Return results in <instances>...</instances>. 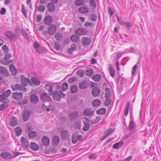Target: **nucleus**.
Returning <instances> with one entry per match:
<instances>
[{"mask_svg":"<svg viewBox=\"0 0 161 161\" xmlns=\"http://www.w3.org/2000/svg\"><path fill=\"white\" fill-rule=\"evenodd\" d=\"M106 111V108H101L97 110L96 113L98 115H103L105 114Z\"/></svg>","mask_w":161,"mask_h":161,"instance_id":"34","label":"nucleus"},{"mask_svg":"<svg viewBox=\"0 0 161 161\" xmlns=\"http://www.w3.org/2000/svg\"><path fill=\"white\" fill-rule=\"evenodd\" d=\"M31 80H32L33 83L35 85L38 86L41 83V82L39 80L35 77H31Z\"/></svg>","mask_w":161,"mask_h":161,"instance_id":"37","label":"nucleus"},{"mask_svg":"<svg viewBox=\"0 0 161 161\" xmlns=\"http://www.w3.org/2000/svg\"><path fill=\"white\" fill-rule=\"evenodd\" d=\"M30 146L31 148L34 151H37L39 150V148L38 145L34 142H31Z\"/></svg>","mask_w":161,"mask_h":161,"instance_id":"27","label":"nucleus"},{"mask_svg":"<svg viewBox=\"0 0 161 161\" xmlns=\"http://www.w3.org/2000/svg\"><path fill=\"white\" fill-rule=\"evenodd\" d=\"M109 71L111 76L112 77H114L115 75V72L114 70L113 67L111 64H110V68L109 69Z\"/></svg>","mask_w":161,"mask_h":161,"instance_id":"44","label":"nucleus"},{"mask_svg":"<svg viewBox=\"0 0 161 161\" xmlns=\"http://www.w3.org/2000/svg\"><path fill=\"white\" fill-rule=\"evenodd\" d=\"M21 32L22 33V35L23 37L26 40H28L29 38V37L25 31V29H22L21 30Z\"/></svg>","mask_w":161,"mask_h":161,"instance_id":"51","label":"nucleus"},{"mask_svg":"<svg viewBox=\"0 0 161 161\" xmlns=\"http://www.w3.org/2000/svg\"><path fill=\"white\" fill-rule=\"evenodd\" d=\"M56 27L55 25L51 24L48 27L47 32L49 35L54 34L56 31Z\"/></svg>","mask_w":161,"mask_h":161,"instance_id":"6","label":"nucleus"},{"mask_svg":"<svg viewBox=\"0 0 161 161\" xmlns=\"http://www.w3.org/2000/svg\"><path fill=\"white\" fill-rule=\"evenodd\" d=\"M15 131L16 135L18 136H19L22 134V130L20 127H17L15 129Z\"/></svg>","mask_w":161,"mask_h":161,"instance_id":"41","label":"nucleus"},{"mask_svg":"<svg viewBox=\"0 0 161 161\" xmlns=\"http://www.w3.org/2000/svg\"><path fill=\"white\" fill-rule=\"evenodd\" d=\"M54 48L56 50H59L60 48V44L58 42H55L54 44Z\"/></svg>","mask_w":161,"mask_h":161,"instance_id":"63","label":"nucleus"},{"mask_svg":"<svg viewBox=\"0 0 161 161\" xmlns=\"http://www.w3.org/2000/svg\"><path fill=\"white\" fill-rule=\"evenodd\" d=\"M71 141L72 143L73 144H75L78 141L77 139V138H76V136L74 134L72 136Z\"/></svg>","mask_w":161,"mask_h":161,"instance_id":"56","label":"nucleus"},{"mask_svg":"<svg viewBox=\"0 0 161 161\" xmlns=\"http://www.w3.org/2000/svg\"><path fill=\"white\" fill-rule=\"evenodd\" d=\"M68 84L66 82H64L62 85V90L63 92H65L68 89Z\"/></svg>","mask_w":161,"mask_h":161,"instance_id":"52","label":"nucleus"},{"mask_svg":"<svg viewBox=\"0 0 161 161\" xmlns=\"http://www.w3.org/2000/svg\"><path fill=\"white\" fill-rule=\"evenodd\" d=\"M123 142L122 141H120L114 144L113 146V148L114 149H117L120 148L123 144Z\"/></svg>","mask_w":161,"mask_h":161,"instance_id":"36","label":"nucleus"},{"mask_svg":"<svg viewBox=\"0 0 161 161\" xmlns=\"http://www.w3.org/2000/svg\"><path fill=\"white\" fill-rule=\"evenodd\" d=\"M12 118L10 121L9 125L12 127L15 126L17 124V120L16 118L14 117H12Z\"/></svg>","mask_w":161,"mask_h":161,"instance_id":"35","label":"nucleus"},{"mask_svg":"<svg viewBox=\"0 0 161 161\" xmlns=\"http://www.w3.org/2000/svg\"><path fill=\"white\" fill-rule=\"evenodd\" d=\"M21 142L23 146L25 148H28L30 146L28 142L25 138L23 137H21Z\"/></svg>","mask_w":161,"mask_h":161,"instance_id":"19","label":"nucleus"},{"mask_svg":"<svg viewBox=\"0 0 161 161\" xmlns=\"http://www.w3.org/2000/svg\"><path fill=\"white\" fill-rule=\"evenodd\" d=\"M79 86L81 89H85L87 87L88 85L86 81L83 80L80 83Z\"/></svg>","mask_w":161,"mask_h":161,"instance_id":"29","label":"nucleus"},{"mask_svg":"<svg viewBox=\"0 0 161 161\" xmlns=\"http://www.w3.org/2000/svg\"><path fill=\"white\" fill-rule=\"evenodd\" d=\"M21 31L20 28L18 25L15 26L14 29V32L17 34H19L20 33Z\"/></svg>","mask_w":161,"mask_h":161,"instance_id":"59","label":"nucleus"},{"mask_svg":"<svg viewBox=\"0 0 161 161\" xmlns=\"http://www.w3.org/2000/svg\"><path fill=\"white\" fill-rule=\"evenodd\" d=\"M40 98L42 101L44 102L47 101L49 102L52 101L51 97L45 93H42L41 94Z\"/></svg>","mask_w":161,"mask_h":161,"instance_id":"5","label":"nucleus"},{"mask_svg":"<svg viewBox=\"0 0 161 161\" xmlns=\"http://www.w3.org/2000/svg\"><path fill=\"white\" fill-rule=\"evenodd\" d=\"M4 35L9 40L13 42H15L17 40L16 34L10 31H8L4 33Z\"/></svg>","mask_w":161,"mask_h":161,"instance_id":"1","label":"nucleus"},{"mask_svg":"<svg viewBox=\"0 0 161 161\" xmlns=\"http://www.w3.org/2000/svg\"><path fill=\"white\" fill-rule=\"evenodd\" d=\"M83 114L86 116H91L92 115L93 112L91 109L90 108H86L84 110Z\"/></svg>","mask_w":161,"mask_h":161,"instance_id":"21","label":"nucleus"},{"mask_svg":"<svg viewBox=\"0 0 161 161\" xmlns=\"http://www.w3.org/2000/svg\"><path fill=\"white\" fill-rule=\"evenodd\" d=\"M38 97L35 94H32L30 96V101L31 103L34 104H36L39 101Z\"/></svg>","mask_w":161,"mask_h":161,"instance_id":"13","label":"nucleus"},{"mask_svg":"<svg viewBox=\"0 0 161 161\" xmlns=\"http://www.w3.org/2000/svg\"><path fill=\"white\" fill-rule=\"evenodd\" d=\"M38 10L42 12H43L45 9V7L43 5H39L37 7Z\"/></svg>","mask_w":161,"mask_h":161,"instance_id":"57","label":"nucleus"},{"mask_svg":"<svg viewBox=\"0 0 161 161\" xmlns=\"http://www.w3.org/2000/svg\"><path fill=\"white\" fill-rule=\"evenodd\" d=\"M60 142L59 137L57 135L54 136L52 139V145L55 147L58 146Z\"/></svg>","mask_w":161,"mask_h":161,"instance_id":"11","label":"nucleus"},{"mask_svg":"<svg viewBox=\"0 0 161 161\" xmlns=\"http://www.w3.org/2000/svg\"><path fill=\"white\" fill-rule=\"evenodd\" d=\"M0 73L4 77H8L9 75L8 70L3 66H0Z\"/></svg>","mask_w":161,"mask_h":161,"instance_id":"10","label":"nucleus"},{"mask_svg":"<svg viewBox=\"0 0 161 161\" xmlns=\"http://www.w3.org/2000/svg\"><path fill=\"white\" fill-rule=\"evenodd\" d=\"M54 37L57 41L61 42L63 40V36L60 32H57L55 34Z\"/></svg>","mask_w":161,"mask_h":161,"instance_id":"24","label":"nucleus"},{"mask_svg":"<svg viewBox=\"0 0 161 161\" xmlns=\"http://www.w3.org/2000/svg\"><path fill=\"white\" fill-rule=\"evenodd\" d=\"M90 7L95 8L97 7V3L95 0H90L89 2Z\"/></svg>","mask_w":161,"mask_h":161,"instance_id":"47","label":"nucleus"},{"mask_svg":"<svg viewBox=\"0 0 161 161\" xmlns=\"http://www.w3.org/2000/svg\"><path fill=\"white\" fill-rule=\"evenodd\" d=\"M22 115L23 120L25 122L27 121L30 119V112L27 109H24L22 113Z\"/></svg>","mask_w":161,"mask_h":161,"instance_id":"4","label":"nucleus"},{"mask_svg":"<svg viewBox=\"0 0 161 161\" xmlns=\"http://www.w3.org/2000/svg\"><path fill=\"white\" fill-rule=\"evenodd\" d=\"M48 9L50 12L54 11L55 9V5L52 3H49L47 4Z\"/></svg>","mask_w":161,"mask_h":161,"instance_id":"30","label":"nucleus"},{"mask_svg":"<svg viewBox=\"0 0 161 161\" xmlns=\"http://www.w3.org/2000/svg\"><path fill=\"white\" fill-rule=\"evenodd\" d=\"M86 75L91 76L93 75V70L91 68L90 69L86 70Z\"/></svg>","mask_w":161,"mask_h":161,"instance_id":"55","label":"nucleus"},{"mask_svg":"<svg viewBox=\"0 0 161 161\" xmlns=\"http://www.w3.org/2000/svg\"><path fill=\"white\" fill-rule=\"evenodd\" d=\"M116 17L117 18V20L119 23L120 25H123L124 24H125V22L122 19H121L119 18L118 16H116Z\"/></svg>","mask_w":161,"mask_h":161,"instance_id":"61","label":"nucleus"},{"mask_svg":"<svg viewBox=\"0 0 161 161\" xmlns=\"http://www.w3.org/2000/svg\"><path fill=\"white\" fill-rule=\"evenodd\" d=\"M101 78V76L99 74H96L94 75L92 77V79L95 81H99Z\"/></svg>","mask_w":161,"mask_h":161,"instance_id":"45","label":"nucleus"},{"mask_svg":"<svg viewBox=\"0 0 161 161\" xmlns=\"http://www.w3.org/2000/svg\"><path fill=\"white\" fill-rule=\"evenodd\" d=\"M53 19L52 16L50 15H48L45 20V23L47 25H50L52 23Z\"/></svg>","mask_w":161,"mask_h":161,"instance_id":"32","label":"nucleus"},{"mask_svg":"<svg viewBox=\"0 0 161 161\" xmlns=\"http://www.w3.org/2000/svg\"><path fill=\"white\" fill-rule=\"evenodd\" d=\"M15 87L17 89L23 91L24 92H25L27 91V89L26 88L20 84H15Z\"/></svg>","mask_w":161,"mask_h":161,"instance_id":"28","label":"nucleus"},{"mask_svg":"<svg viewBox=\"0 0 161 161\" xmlns=\"http://www.w3.org/2000/svg\"><path fill=\"white\" fill-rule=\"evenodd\" d=\"M136 125L134 121H130L129 127L130 131L131 132V134L133 133V131L136 129Z\"/></svg>","mask_w":161,"mask_h":161,"instance_id":"23","label":"nucleus"},{"mask_svg":"<svg viewBox=\"0 0 161 161\" xmlns=\"http://www.w3.org/2000/svg\"><path fill=\"white\" fill-rule=\"evenodd\" d=\"M76 45L75 44H73L71 46V47L69 48L67 50V53L69 54H72V52L76 50Z\"/></svg>","mask_w":161,"mask_h":161,"instance_id":"31","label":"nucleus"},{"mask_svg":"<svg viewBox=\"0 0 161 161\" xmlns=\"http://www.w3.org/2000/svg\"><path fill=\"white\" fill-rule=\"evenodd\" d=\"M42 142L44 146H48L50 143V140L48 137L46 136H43L42 138Z\"/></svg>","mask_w":161,"mask_h":161,"instance_id":"18","label":"nucleus"},{"mask_svg":"<svg viewBox=\"0 0 161 161\" xmlns=\"http://www.w3.org/2000/svg\"><path fill=\"white\" fill-rule=\"evenodd\" d=\"M28 102V96H25L23 99L18 102V104L19 105H23L27 104Z\"/></svg>","mask_w":161,"mask_h":161,"instance_id":"26","label":"nucleus"},{"mask_svg":"<svg viewBox=\"0 0 161 161\" xmlns=\"http://www.w3.org/2000/svg\"><path fill=\"white\" fill-rule=\"evenodd\" d=\"M84 72L83 69H80L77 71V75L82 77L84 75Z\"/></svg>","mask_w":161,"mask_h":161,"instance_id":"58","label":"nucleus"},{"mask_svg":"<svg viewBox=\"0 0 161 161\" xmlns=\"http://www.w3.org/2000/svg\"><path fill=\"white\" fill-rule=\"evenodd\" d=\"M8 102H6V103H4L0 105V111H2L5 110L8 107V105L7 103Z\"/></svg>","mask_w":161,"mask_h":161,"instance_id":"39","label":"nucleus"},{"mask_svg":"<svg viewBox=\"0 0 161 161\" xmlns=\"http://www.w3.org/2000/svg\"><path fill=\"white\" fill-rule=\"evenodd\" d=\"M79 116V114L76 111H73L71 112L69 114V118L71 120H75Z\"/></svg>","mask_w":161,"mask_h":161,"instance_id":"12","label":"nucleus"},{"mask_svg":"<svg viewBox=\"0 0 161 161\" xmlns=\"http://www.w3.org/2000/svg\"><path fill=\"white\" fill-rule=\"evenodd\" d=\"M78 80L77 77L74 76L71 78H69L68 80V82L69 83H72L75 81Z\"/></svg>","mask_w":161,"mask_h":161,"instance_id":"54","label":"nucleus"},{"mask_svg":"<svg viewBox=\"0 0 161 161\" xmlns=\"http://www.w3.org/2000/svg\"><path fill=\"white\" fill-rule=\"evenodd\" d=\"M138 67L137 64L135 65L133 67L132 71V75H133L136 71V69Z\"/></svg>","mask_w":161,"mask_h":161,"instance_id":"62","label":"nucleus"},{"mask_svg":"<svg viewBox=\"0 0 161 161\" xmlns=\"http://www.w3.org/2000/svg\"><path fill=\"white\" fill-rule=\"evenodd\" d=\"M23 95V92H21L19 93L18 92H14L13 94V96L14 99L17 100H19L22 98Z\"/></svg>","mask_w":161,"mask_h":161,"instance_id":"16","label":"nucleus"},{"mask_svg":"<svg viewBox=\"0 0 161 161\" xmlns=\"http://www.w3.org/2000/svg\"><path fill=\"white\" fill-rule=\"evenodd\" d=\"M123 25H125L127 29H130L132 26V25L129 22H125V24Z\"/></svg>","mask_w":161,"mask_h":161,"instance_id":"64","label":"nucleus"},{"mask_svg":"<svg viewBox=\"0 0 161 161\" xmlns=\"http://www.w3.org/2000/svg\"><path fill=\"white\" fill-rule=\"evenodd\" d=\"M37 136V133L35 131H30L28 134L29 137L31 138H34Z\"/></svg>","mask_w":161,"mask_h":161,"instance_id":"43","label":"nucleus"},{"mask_svg":"<svg viewBox=\"0 0 161 161\" xmlns=\"http://www.w3.org/2000/svg\"><path fill=\"white\" fill-rule=\"evenodd\" d=\"M78 90V87L76 85H73L70 88V92L72 93H75Z\"/></svg>","mask_w":161,"mask_h":161,"instance_id":"46","label":"nucleus"},{"mask_svg":"<svg viewBox=\"0 0 161 161\" xmlns=\"http://www.w3.org/2000/svg\"><path fill=\"white\" fill-rule=\"evenodd\" d=\"M70 39L73 42H78L79 37L76 35H72L70 37Z\"/></svg>","mask_w":161,"mask_h":161,"instance_id":"42","label":"nucleus"},{"mask_svg":"<svg viewBox=\"0 0 161 161\" xmlns=\"http://www.w3.org/2000/svg\"><path fill=\"white\" fill-rule=\"evenodd\" d=\"M53 99L57 101H59L61 100L59 92L57 91H54V92L53 93Z\"/></svg>","mask_w":161,"mask_h":161,"instance_id":"22","label":"nucleus"},{"mask_svg":"<svg viewBox=\"0 0 161 161\" xmlns=\"http://www.w3.org/2000/svg\"><path fill=\"white\" fill-rule=\"evenodd\" d=\"M82 42L83 46L84 45H89L91 43V41L90 39H89L88 37H83L82 39Z\"/></svg>","mask_w":161,"mask_h":161,"instance_id":"25","label":"nucleus"},{"mask_svg":"<svg viewBox=\"0 0 161 161\" xmlns=\"http://www.w3.org/2000/svg\"><path fill=\"white\" fill-rule=\"evenodd\" d=\"M75 3L77 6H80L84 5L85 3L83 0H75Z\"/></svg>","mask_w":161,"mask_h":161,"instance_id":"48","label":"nucleus"},{"mask_svg":"<svg viewBox=\"0 0 161 161\" xmlns=\"http://www.w3.org/2000/svg\"><path fill=\"white\" fill-rule=\"evenodd\" d=\"M111 96V94L109 92L105 93V97L106 98L104 102V104L107 106L110 105L112 103V99L110 97Z\"/></svg>","mask_w":161,"mask_h":161,"instance_id":"3","label":"nucleus"},{"mask_svg":"<svg viewBox=\"0 0 161 161\" xmlns=\"http://www.w3.org/2000/svg\"><path fill=\"white\" fill-rule=\"evenodd\" d=\"M108 12L109 14L110 17H111L114 14V12L113 11L110 7H108L107 8Z\"/></svg>","mask_w":161,"mask_h":161,"instance_id":"60","label":"nucleus"},{"mask_svg":"<svg viewBox=\"0 0 161 161\" xmlns=\"http://www.w3.org/2000/svg\"><path fill=\"white\" fill-rule=\"evenodd\" d=\"M54 85L52 84L50 85L49 84H47L45 86V88L47 91H48L49 94L50 96H51L53 94V87H54Z\"/></svg>","mask_w":161,"mask_h":161,"instance_id":"17","label":"nucleus"},{"mask_svg":"<svg viewBox=\"0 0 161 161\" xmlns=\"http://www.w3.org/2000/svg\"><path fill=\"white\" fill-rule=\"evenodd\" d=\"M22 12L25 18H27V12L24 4L22 5Z\"/></svg>","mask_w":161,"mask_h":161,"instance_id":"53","label":"nucleus"},{"mask_svg":"<svg viewBox=\"0 0 161 161\" xmlns=\"http://www.w3.org/2000/svg\"><path fill=\"white\" fill-rule=\"evenodd\" d=\"M89 9L87 7L85 6H82L80 7L79 9V12L82 14H85L87 12Z\"/></svg>","mask_w":161,"mask_h":161,"instance_id":"33","label":"nucleus"},{"mask_svg":"<svg viewBox=\"0 0 161 161\" xmlns=\"http://www.w3.org/2000/svg\"><path fill=\"white\" fill-rule=\"evenodd\" d=\"M89 17L91 19L92 21L95 22L96 21L97 16L96 14L93 13L89 15Z\"/></svg>","mask_w":161,"mask_h":161,"instance_id":"49","label":"nucleus"},{"mask_svg":"<svg viewBox=\"0 0 161 161\" xmlns=\"http://www.w3.org/2000/svg\"><path fill=\"white\" fill-rule=\"evenodd\" d=\"M20 77L21 83L25 86H26L28 83L31 82L29 78H25L24 75H21Z\"/></svg>","mask_w":161,"mask_h":161,"instance_id":"9","label":"nucleus"},{"mask_svg":"<svg viewBox=\"0 0 161 161\" xmlns=\"http://www.w3.org/2000/svg\"><path fill=\"white\" fill-rule=\"evenodd\" d=\"M130 105V102L129 101H127L126 105V108L124 111V114L126 116H127L128 114Z\"/></svg>","mask_w":161,"mask_h":161,"instance_id":"40","label":"nucleus"},{"mask_svg":"<svg viewBox=\"0 0 161 161\" xmlns=\"http://www.w3.org/2000/svg\"><path fill=\"white\" fill-rule=\"evenodd\" d=\"M1 156L5 159H11L12 158V154L9 152H2L1 154Z\"/></svg>","mask_w":161,"mask_h":161,"instance_id":"14","label":"nucleus"},{"mask_svg":"<svg viewBox=\"0 0 161 161\" xmlns=\"http://www.w3.org/2000/svg\"><path fill=\"white\" fill-rule=\"evenodd\" d=\"M82 121L84 125L82 128V130L84 131H87L89 129L91 126L89 120L87 118L84 117L83 118Z\"/></svg>","mask_w":161,"mask_h":161,"instance_id":"2","label":"nucleus"},{"mask_svg":"<svg viewBox=\"0 0 161 161\" xmlns=\"http://www.w3.org/2000/svg\"><path fill=\"white\" fill-rule=\"evenodd\" d=\"M61 138L64 140H66L69 138H70V136L69 135V132L67 130H64L61 133Z\"/></svg>","mask_w":161,"mask_h":161,"instance_id":"7","label":"nucleus"},{"mask_svg":"<svg viewBox=\"0 0 161 161\" xmlns=\"http://www.w3.org/2000/svg\"><path fill=\"white\" fill-rule=\"evenodd\" d=\"M87 32L86 29L84 28H79L75 30V33L78 36L85 35Z\"/></svg>","mask_w":161,"mask_h":161,"instance_id":"8","label":"nucleus"},{"mask_svg":"<svg viewBox=\"0 0 161 161\" xmlns=\"http://www.w3.org/2000/svg\"><path fill=\"white\" fill-rule=\"evenodd\" d=\"M92 105L94 107H97L101 103V101L99 99H96L94 100L92 102Z\"/></svg>","mask_w":161,"mask_h":161,"instance_id":"38","label":"nucleus"},{"mask_svg":"<svg viewBox=\"0 0 161 161\" xmlns=\"http://www.w3.org/2000/svg\"><path fill=\"white\" fill-rule=\"evenodd\" d=\"M9 69L13 75H15L17 73V69L15 66L13 64H11L9 66Z\"/></svg>","mask_w":161,"mask_h":161,"instance_id":"20","label":"nucleus"},{"mask_svg":"<svg viewBox=\"0 0 161 161\" xmlns=\"http://www.w3.org/2000/svg\"><path fill=\"white\" fill-rule=\"evenodd\" d=\"M100 91L98 87H95L93 88L92 93V95L94 97H97L100 94Z\"/></svg>","mask_w":161,"mask_h":161,"instance_id":"15","label":"nucleus"},{"mask_svg":"<svg viewBox=\"0 0 161 161\" xmlns=\"http://www.w3.org/2000/svg\"><path fill=\"white\" fill-rule=\"evenodd\" d=\"M11 93V90L9 89L6 92H3L2 93L3 96L6 99L9 96Z\"/></svg>","mask_w":161,"mask_h":161,"instance_id":"50","label":"nucleus"}]
</instances>
